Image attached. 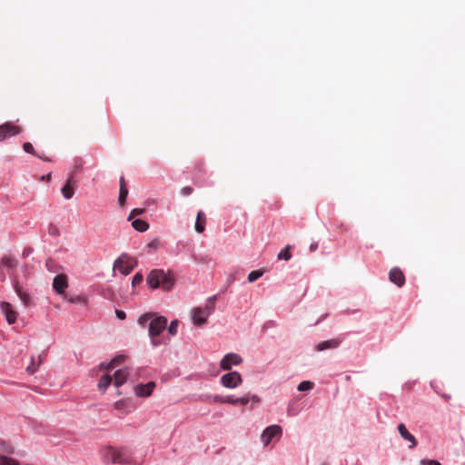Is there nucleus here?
Instances as JSON below:
<instances>
[{"mask_svg": "<svg viewBox=\"0 0 465 465\" xmlns=\"http://www.w3.org/2000/svg\"><path fill=\"white\" fill-rule=\"evenodd\" d=\"M148 321H150L148 332L151 343L153 347H157L161 345V341L158 339V336L165 330L167 319L163 316H154L152 312L144 313L138 319L139 324L143 326H144Z\"/></svg>", "mask_w": 465, "mask_h": 465, "instance_id": "obj_1", "label": "nucleus"}, {"mask_svg": "<svg viewBox=\"0 0 465 465\" xmlns=\"http://www.w3.org/2000/svg\"><path fill=\"white\" fill-rule=\"evenodd\" d=\"M104 460L120 465H141L133 455L132 451L125 448L106 447L103 451Z\"/></svg>", "mask_w": 465, "mask_h": 465, "instance_id": "obj_2", "label": "nucleus"}, {"mask_svg": "<svg viewBox=\"0 0 465 465\" xmlns=\"http://www.w3.org/2000/svg\"><path fill=\"white\" fill-rule=\"evenodd\" d=\"M146 282L153 289L162 288L169 291L174 284V277L171 272H165L163 270L155 269L150 272Z\"/></svg>", "mask_w": 465, "mask_h": 465, "instance_id": "obj_3", "label": "nucleus"}, {"mask_svg": "<svg viewBox=\"0 0 465 465\" xmlns=\"http://www.w3.org/2000/svg\"><path fill=\"white\" fill-rule=\"evenodd\" d=\"M137 262L135 259L129 257L127 254H122L114 264V269H117L122 274L127 275L129 274Z\"/></svg>", "mask_w": 465, "mask_h": 465, "instance_id": "obj_4", "label": "nucleus"}, {"mask_svg": "<svg viewBox=\"0 0 465 465\" xmlns=\"http://www.w3.org/2000/svg\"><path fill=\"white\" fill-rule=\"evenodd\" d=\"M282 428L279 425H271L267 427L261 435V440L264 446L269 445L273 438H280L282 435Z\"/></svg>", "mask_w": 465, "mask_h": 465, "instance_id": "obj_5", "label": "nucleus"}, {"mask_svg": "<svg viewBox=\"0 0 465 465\" xmlns=\"http://www.w3.org/2000/svg\"><path fill=\"white\" fill-rule=\"evenodd\" d=\"M242 381V376L237 371H231L221 377V383L226 388H236Z\"/></svg>", "mask_w": 465, "mask_h": 465, "instance_id": "obj_6", "label": "nucleus"}, {"mask_svg": "<svg viewBox=\"0 0 465 465\" xmlns=\"http://www.w3.org/2000/svg\"><path fill=\"white\" fill-rule=\"evenodd\" d=\"M21 132V128L12 123H5L0 125V142L6 138L15 136Z\"/></svg>", "mask_w": 465, "mask_h": 465, "instance_id": "obj_7", "label": "nucleus"}, {"mask_svg": "<svg viewBox=\"0 0 465 465\" xmlns=\"http://www.w3.org/2000/svg\"><path fill=\"white\" fill-rule=\"evenodd\" d=\"M242 361V359L240 355L236 353H228L224 355V357L221 361V369L224 371L231 370L233 365H239Z\"/></svg>", "mask_w": 465, "mask_h": 465, "instance_id": "obj_8", "label": "nucleus"}, {"mask_svg": "<svg viewBox=\"0 0 465 465\" xmlns=\"http://www.w3.org/2000/svg\"><path fill=\"white\" fill-rule=\"evenodd\" d=\"M0 309L8 324H14L16 322L18 313L13 309L11 303L7 302H1Z\"/></svg>", "mask_w": 465, "mask_h": 465, "instance_id": "obj_9", "label": "nucleus"}, {"mask_svg": "<svg viewBox=\"0 0 465 465\" xmlns=\"http://www.w3.org/2000/svg\"><path fill=\"white\" fill-rule=\"evenodd\" d=\"M75 186L76 181L74 178V174L71 173L61 190L63 196L67 200L71 199L74 194Z\"/></svg>", "mask_w": 465, "mask_h": 465, "instance_id": "obj_10", "label": "nucleus"}, {"mask_svg": "<svg viewBox=\"0 0 465 465\" xmlns=\"http://www.w3.org/2000/svg\"><path fill=\"white\" fill-rule=\"evenodd\" d=\"M67 287L68 282L65 274H58L54 278L53 288L58 294L64 293Z\"/></svg>", "mask_w": 465, "mask_h": 465, "instance_id": "obj_11", "label": "nucleus"}, {"mask_svg": "<svg viewBox=\"0 0 465 465\" xmlns=\"http://www.w3.org/2000/svg\"><path fill=\"white\" fill-rule=\"evenodd\" d=\"M389 279L398 287H402L405 283V276L402 271L398 267H394L390 271Z\"/></svg>", "mask_w": 465, "mask_h": 465, "instance_id": "obj_12", "label": "nucleus"}, {"mask_svg": "<svg viewBox=\"0 0 465 465\" xmlns=\"http://www.w3.org/2000/svg\"><path fill=\"white\" fill-rule=\"evenodd\" d=\"M154 388L155 383L153 381H149L146 384H138L134 387V393L138 397H148L152 394Z\"/></svg>", "mask_w": 465, "mask_h": 465, "instance_id": "obj_13", "label": "nucleus"}, {"mask_svg": "<svg viewBox=\"0 0 465 465\" xmlns=\"http://www.w3.org/2000/svg\"><path fill=\"white\" fill-rule=\"evenodd\" d=\"M398 431L405 440L411 443V449H413L417 446V440L415 437L409 432V430H407L406 426L403 423H400L398 425Z\"/></svg>", "mask_w": 465, "mask_h": 465, "instance_id": "obj_14", "label": "nucleus"}, {"mask_svg": "<svg viewBox=\"0 0 465 465\" xmlns=\"http://www.w3.org/2000/svg\"><path fill=\"white\" fill-rule=\"evenodd\" d=\"M227 399H228L227 403L232 404V405H237V404L246 405L250 401H252L254 402L260 401L259 397L256 395H252L251 398L249 396H243L241 398H233L232 396H227Z\"/></svg>", "mask_w": 465, "mask_h": 465, "instance_id": "obj_15", "label": "nucleus"}, {"mask_svg": "<svg viewBox=\"0 0 465 465\" xmlns=\"http://www.w3.org/2000/svg\"><path fill=\"white\" fill-rule=\"evenodd\" d=\"M193 322L195 325H203L206 322L208 316H205L202 307L194 308L192 312Z\"/></svg>", "mask_w": 465, "mask_h": 465, "instance_id": "obj_16", "label": "nucleus"}, {"mask_svg": "<svg viewBox=\"0 0 465 465\" xmlns=\"http://www.w3.org/2000/svg\"><path fill=\"white\" fill-rule=\"evenodd\" d=\"M130 375L128 369H121L114 372V384L115 387L122 386L126 381L128 376Z\"/></svg>", "mask_w": 465, "mask_h": 465, "instance_id": "obj_17", "label": "nucleus"}, {"mask_svg": "<svg viewBox=\"0 0 465 465\" xmlns=\"http://www.w3.org/2000/svg\"><path fill=\"white\" fill-rule=\"evenodd\" d=\"M124 361H125L124 355H117L114 358H113L109 363L103 362L100 364L99 367H100V369L111 371V370L114 369L116 366L122 364Z\"/></svg>", "mask_w": 465, "mask_h": 465, "instance_id": "obj_18", "label": "nucleus"}, {"mask_svg": "<svg viewBox=\"0 0 465 465\" xmlns=\"http://www.w3.org/2000/svg\"><path fill=\"white\" fill-rule=\"evenodd\" d=\"M206 224V217L203 211H199L197 213L196 221H195V231L197 232H203L205 229Z\"/></svg>", "mask_w": 465, "mask_h": 465, "instance_id": "obj_19", "label": "nucleus"}, {"mask_svg": "<svg viewBox=\"0 0 465 465\" xmlns=\"http://www.w3.org/2000/svg\"><path fill=\"white\" fill-rule=\"evenodd\" d=\"M15 291L16 294L18 295V297L20 298V300L22 301V302L25 306H29L31 298H30L29 294L27 292H25L22 289V287L19 286V284L17 282L15 283Z\"/></svg>", "mask_w": 465, "mask_h": 465, "instance_id": "obj_20", "label": "nucleus"}, {"mask_svg": "<svg viewBox=\"0 0 465 465\" xmlns=\"http://www.w3.org/2000/svg\"><path fill=\"white\" fill-rule=\"evenodd\" d=\"M340 345L338 339H331L329 341H322L316 346L317 351H323L326 349H334Z\"/></svg>", "mask_w": 465, "mask_h": 465, "instance_id": "obj_21", "label": "nucleus"}, {"mask_svg": "<svg viewBox=\"0 0 465 465\" xmlns=\"http://www.w3.org/2000/svg\"><path fill=\"white\" fill-rule=\"evenodd\" d=\"M113 377L110 374L103 375L98 381V388L100 391H104L112 383Z\"/></svg>", "mask_w": 465, "mask_h": 465, "instance_id": "obj_22", "label": "nucleus"}, {"mask_svg": "<svg viewBox=\"0 0 465 465\" xmlns=\"http://www.w3.org/2000/svg\"><path fill=\"white\" fill-rule=\"evenodd\" d=\"M17 260L10 255H5L2 258L1 264L8 269H13L17 266Z\"/></svg>", "mask_w": 465, "mask_h": 465, "instance_id": "obj_23", "label": "nucleus"}, {"mask_svg": "<svg viewBox=\"0 0 465 465\" xmlns=\"http://www.w3.org/2000/svg\"><path fill=\"white\" fill-rule=\"evenodd\" d=\"M132 226L138 232H145L149 228V224L141 219L134 220Z\"/></svg>", "mask_w": 465, "mask_h": 465, "instance_id": "obj_24", "label": "nucleus"}, {"mask_svg": "<svg viewBox=\"0 0 465 465\" xmlns=\"http://www.w3.org/2000/svg\"><path fill=\"white\" fill-rule=\"evenodd\" d=\"M214 300H215L214 297L209 298L207 300L205 306L203 308V312L205 313V316L209 317L212 314V312H213L214 307H215Z\"/></svg>", "mask_w": 465, "mask_h": 465, "instance_id": "obj_25", "label": "nucleus"}, {"mask_svg": "<svg viewBox=\"0 0 465 465\" xmlns=\"http://www.w3.org/2000/svg\"><path fill=\"white\" fill-rule=\"evenodd\" d=\"M290 249H291V245H287L284 249H282L278 254V259L289 261L292 258Z\"/></svg>", "mask_w": 465, "mask_h": 465, "instance_id": "obj_26", "label": "nucleus"}, {"mask_svg": "<svg viewBox=\"0 0 465 465\" xmlns=\"http://www.w3.org/2000/svg\"><path fill=\"white\" fill-rule=\"evenodd\" d=\"M127 195H128V189L121 186L120 192H119V199H118V203L121 206L124 205Z\"/></svg>", "mask_w": 465, "mask_h": 465, "instance_id": "obj_27", "label": "nucleus"}, {"mask_svg": "<svg viewBox=\"0 0 465 465\" xmlns=\"http://www.w3.org/2000/svg\"><path fill=\"white\" fill-rule=\"evenodd\" d=\"M262 274H263V271H262V270L252 271L248 275V281L250 282H253L256 280H258L260 277H262Z\"/></svg>", "mask_w": 465, "mask_h": 465, "instance_id": "obj_28", "label": "nucleus"}, {"mask_svg": "<svg viewBox=\"0 0 465 465\" xmlns=\"http://www.w3.org/2000/svg\"><path fill=\"white\" fill-rule=\"evenodd\" d=\"M314 384L312 381H304L298 385L299 391H310L313 388Z\"/></svg>", "mask_w": 465, "mask_h": 465, "instance_id": "obj_29", "label": "nucleus"}, {"mask_svg": "<svg viewBox=\"0 0 465 465\" xmlns=\"http://www.w3.org/2000/svg\"><path fill=\"white\" fill-rule=\"evenodd\" d=\"M0 465H19L18 461L6 457V456H0Z\"/></svg>", "mask_w": 465, "mask_h": 465, "instance_id": "obj_30", "label": "nucleus"}, {"mask_svg": "<svg viewBox=\"0 0 465 465\" xmlns=\"http://www.w3.org/2000/svg\"><path fill=\"white\" fill-rule=\"evenodd\" d=\"M178 321L177 320H174V321H172L169 327H168V332L172 335V336H174L176 335L177 333V331H178Z\"/></svg>", "mask_w": 465, "mask_h": 465, "instance_id": "obj_31", "label": "nucleus"}, {"mask_svg": "<svg viewBox=\"0 0 465 465\" xmlns=\"http://www.w3.org/2000/svg\"><path fill=\"white\" fill-rule=\"evenodd\" d=\"M144 209L142 208H135L133 209L129 214L128 220L131 221L134 219V216L141 215L144 213Z\"/></svg>", "mask_w": 465, "mask_h": 465, "instance_id": "obj_32", "label": "nucleus"}, {"mask_svg": "<svg viewBox=\"0 0 465 465\" xmlns=\"http://www.w3.org/2000/svg\"><path fill=\"white\" fill-rule=\"evenodd\" d=\"M143 274L140 273V272H137L134 274V276L133 277V281H132V284L133 286H136V285H139L142 282H143Z\"/></svg>", "mask_w": 465, "mask_h": 465, "instance_id": "obj_33", "label": "nucleus"}, {"mask_svg": "<svg viewBox=\"0 0 465 465\" xmlns=\"http://www.w3.org/2000/svg\"><path fill=\"white\" fill-rule=\"evenodd\" d=\"M23 148H24V150H25L26 153H32V154H35V153L34 147H33V145H32V143H28V142H27V143H25L23 144Z\"/></svg>", "mask_w": 465, "mask_h": 465, "instance_id": "obj_34", "label": "nucleus"}, {"mask_svg": "<svg viewBox=\"0 0 465 465\" xmlns=\"http://www.w3.org/2000/svg\"><path fill=\"white\" fill-rule=\"evenodd\" d=\"M213 399L214 402H219V403H227V401H228L227 396L223 397V396L215 395L213 397Z\"/></svg>", "mask_w": 465, "mask_h": 465, "instance_id": "obj_35", "label": "nucleus"}, {"mask_svg": "<svg viewBox=\"0 0 465 465\" xmlns=\"http://www.w3.org/2000/svg\"><path fill=\"white\" fill-rule=\"evenodd\" d=\"M193 193V188L190 186H185L182 189V193L183 195H190Z\"/></svg>", "mask_w": 465, "mask_h": 465, "instance_id": "obj_36", "label": "nucleus"}, {"mask_svg": "<svg viewBox=\"0 0 465 465\" xmlns=\"http://www.w3.org/2000/svg\"><path fill=\"white\" fill-rule=\"evenodd\" d=\"M115 314L117 316V318L120 319V320H124L126 318V314L123 311L116 310L115 311Z\"/></svg>", "mask_w": 465, "mask_h": 465, "instance_id": "obj_37", "label": "nucleus"}, {"mask_svg": "<svg viewBox=\"0 0 465 465\" xmlns=\"http://www.w3.org/2000/svg\"><path fill=\"white\" fill-rule=\"evenodd\" d=\"M422 463H426L427 465H441L438 460H422Z\"/></svg>", "mask_w": 465, "mask_h": 465, "instance_id": "obj_38", "label": "nucleus"}, {"mask_svg": "<svg viewBox=\"0 0 465 465\" xmlns=\"http://www.w3.org/2000/svg\"><path fill=\"white\" fill-rule=\"evenodd\" d=\"M120 187L123 186L124 188H127L126 182L124 176L120 177Z\"/></svg>", "mask_w": 465, "mask_h": 465, "instance_id": "obj_39", "label": "nucleus"}, {"mask_svg": "<svg viewBox=\"0 0 465 465\" xmlns=\"http://www.w3.org/2000/svg\"><path fill=\"white\" fill-rule=\"evenodd\" d=\"M317 248H318V243L317 242L312 243L311 246H310V251L311 252H314Z\"/></svg>", "mask_w": 465, "mask_h": 465, "instance_id": "obj_40", "label": "nucleus"}, {"mask_svg": "<svg viewBox=\"0 0 465 465\" xmlns=\"http://www.w3.org/2000/svg\"><path fill=\"white\" fill-rule=\"evenodd\" d=\"M36 368H32L31 366L27 367V371L30 373H34L35 371Z\"/></svg>", "mask_w": 465, "mask_h": 465, "instance_id": "obj_41", "label": "nucleus"}, {"mask_svg": "<svg viewBox=\"0 0 465 465\" xmlns=\"http://www.w3.org/2000/svg\"><path fill=\"white\" fill-rule=\"evenodd\" d=\"M82 164H83V163H82V160H79V161H77V162H76V163H75V167H76V168H81V167H82Z\"/></svg>", "mask_w": 465, "mask_h": 465, "instance_id": "obj_42", "label": "nucleus"}, {"mask_svg": "<svg viewBox=\"0 0 465 465\" xmlns=\"http://www.w3.org/2000/svg\"><path fill=\"white\" fill-rule=\"evenodd\" d=\"M121 407V402L120 401H117L115 403V408L119 409Z\"/></svg>", "mask_w": 465, "mask_h": 465, "instance_id": "obj_43", "label": "nucleus"}, {"mask_svg": "<svg viewBox=\"0 0 465 465\" xmlns=\"http://www.w3.org/2000/svg\"><path fill=\"white\" fill-rule=\"evenodd\" d=\"M79 299H80L79 297H77L76 299H71L70 302H74L78 301Z\"/></svg>", "mask_w": 465, "mask_h": 465, "instance_id": "obj_44", "label": "nucleus"}, {"mask_svg": "<svg viewBox=\"0 0 465 465\" xmlns=\"http://www.w3.org/2000/svg\"><path fill=\"white\" fill-rule=\"evenodd\" d=\"M54 231H57V228L54 227V230L49 231V233L54 232Z\"/></svg>", "mask_w": 465, "mask_h": 465, "instance_id": "obj_45", "label": "nucleus"}, {"mask_svg": "<svg viewBox=\"0 0 465 465\" xmlns=\"http://www.w3.org/2000/svg\"><path fill=\"white\" fill-rule=\"evenodd\" d=\"M54 231H57V228L54 227V230L49 231V233L54 232Z\"/></svg>", "mask_w": 465, "mask_h": 465, "instance_id": "obj_46", "label": "nucleus"}, {"mask_svg": "<svg viewBox=\"0 0 465 465\" xmlns=\"http://www.w3.org/2000/svg\"><path fill=\"white\" fill-rule=\"evenodd\" d=\"M54 231H57V228L54 227V230L49 231V233L54 232Z\"/></svg>", "mask_w": 465, "mask_h": 465, "instance_id": "obj_47", "label": "nucleus"}, {"mask_svg": "<svg viewBox=\"0 0 465 465\" xmlns=\"http://www.w3.org/2000/svg\"><path fill=\"white\" fill-rule=\"evenodd\" d=\"M38 157H39V158H41V159H43V160H45V161H49V159H48V158H44V157H41V156H38Z\"/></svg>", "mask_w": 465, "mask_h": 465, "instance_id": "obj_48", "label": "nucleus"}]
</instances>
